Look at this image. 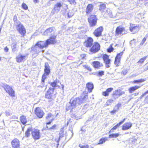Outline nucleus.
<instances>
[{
    "instance_id": "nucleus-58",
    "label": "nucleus",
    "mask_w": 148,
    "mask_h": 148,
    "mask_svg": "<svg viewBox=\"0 0 148 148\" xmlns=\"http://www.w3.org/2000/svg\"><path fill=\"white\" fill-rule=\"evenodd\" d=\"M146 94V93H145V92H144L143 94L142 95L140 96V98H142L143 97H144Z\"/></svg>"
},
{
    "instance_id": "nucleus-27",
    "label": "nucleus",
    "mask_w": 148,
    "mask_h": 148,
    "mask_svg": "<svg viewBox=\"0 0 148 148\" xmlns=\"http://www.w3.org/2000/svg\"><path fill=\"white\" fill-rule=\"evenodd\" d=\"M94 87V86L92 83L90 82L87 83L86 84V88L87 89L88 91L89 92H92Z\"/></svg>"
},
{
    "instance_id": "nucleus-4",
    "label": "nucleus",
    "mask_w": 148,
    "mask_h": 148,
    "mask_svg": "<svg viewBox=\"0 0 148 148\" xmlns=\"http://www.w3.org/2000/svg\"><path fill=\"white\" fill-rule=\"evenodd\" d=\"M100 45L98 42H95L89 48V51L91 54L95 53L100 49Z\"/></svg>"
},
{
    "instance_id": "nucleus-13",
    "label": "nucleus",
    "mask_w": 148,
    "mask_h": 148,
    "mask_svg": "<svg viewBox=\"0 0 148 148\" xmlns=\"http://www.w3.org/2000/svg\"><path fill=\"white\" fill-rule=\"evenodd\" d=\"M123 53V52H121L117 53L116 56L114 63L116 66H118L120 65L121 58Z\"/></svg>"
},
{
    "instance_id": "nucleus-60",
    "label": "nucleus",
    "mask_w": 148,
    "mask_h": 148,
    "mask_svg": "<svg viewBox=\"0 0 148 148\" xmlns=\"http://www.w3.org/2000/svg\"><path fill=\"white\" fill-rule=\"evenodd\" d=\"M121 103H118L116 105V106L118 107V108H119V107L121 106Z\"/></svg>"
},
{
    "instance_id": "nucleus-36",
    "label": "nucleus",
    "mask_w": 148,
    "mask_h": 148,
    "mask_svg": "<svg viewBox=\"0 0 148 148\" xmlns=\"http://www.w3.org/2000/svg\"><path fill=\"white\" fill-rule=\"evenodd\" d=\"M145 81V79H141L138 80H134L133 81V82H132V83L133 84H138L144 82Z\"/></svg>"
},
{
    "instance_id": "nucleus-1",
    "label": "nucleus",
    "mask_w": 148,
    "mask_h": 148,
    "mask_svg": "<svg viewBox=\"0 0 148 148\" xmlns=\"http://www.w3.org/2000/svg\"><path fill=\"white\" fill-rule=\"evenodd\" d=\"M88 92L86 91H83L80 97H77L74 99L71 103V106L73 108L77 105H79L86 102L88 99Z\"/></svg>"
},
{
    "instance_id": "nucleus-17",
    "label": "nucleus",
    "mask_w": 148,
    "mask_h": 148,
    "mask_svg": "<svg viewBox=\"0 0 148 148\" xmlns=\"http://www.w3.org/2000/svg\"><path fill=\"white\" fill-rule=\"evenodd\" d=\"M12 148H21L20 141L16 138H14L11 141Z\"/></svg>"
},
{
    "instance_id": "nucleus-35",
    "label": "nucleus",
    "mask_w": 148,
    "mask_h": 148,
    "mask_svg": "<svg viewBox=\"0 0 148 148\" xmlns=\"http://www.w3.org/2000/svg\"><path fill=\"white\" fill-rule=\"evenodd\" d=\"M113 44H111L109 47L106 49L107 51L109 53H111L114 50V49L113 47Z\"/></svg>"
},
{
    "instance_id": "nucleus-5",
    "label": "nucleus",
    "mask_w": 148,
    "mask_h": 148,
    "mask_svg": "<svg viewBox=\"0 0 148 148\" xmlns=\"http://www.w3.org/2000/svg\"><path fill=\"white\" fill-rule=\"evenodd\" d=\"M101 56L105 64V67L107 68L110 67L111 60L109 56L105 53L101 54Z\"/></svg>"
},
{
    "instance_id": "nucleus-56",
    "label": "nucleus",
    "mask_w": 148,
    "mask_h": 148,
    "mask_svg": "<svg viewBox=\"0 0 148 148\" xmlns=\"http://www.w3.org/2000/svg\"><path fill=\"white\" fill-rule=\"evenodd\" d=\"M72 122V121H71V120L70 119H69L67 122V123H66V125L68 126L69 124L70 123Z\"/></svg>"
},
{
    "instance_id": "nucleus-3",
    "label": "nucleus",
    "mask_w": 148,
    "mask_h": 148,
    "mask_svg": "<svg viewBox=\"0 0 148 148\" xmlns=\"http://www.w3.org/2000/svg\"><path fill=\"white\" fill-rule=\"evenodd\" d=\"M97 18L95 14L90 15L88 18V22L90 27H92L96 26L97 23Z\"/></svg>"
},
{
    "instance_id": "nucleus-21",
    "label": "nucleus",
    "mask_w": 148,
    "mask_h": 148,
    "mask_svg": "<svg viewBox=\"0 0 148 148\" xmlns=\"http://www.w3.org/2000/svg\"><path fill=\"white\" fill-rule=\"evenodd\" d=\"M44 72L43 74L46 76L49 75L50 73V67L48 62H45V64Z\"/></svg>"
},
{
    "instance_id": "nucleus-44",
    "label": "nucleus",
    "mask_w": 148,
    "mask_h": 148,
    "mask_svg": "<svg viewBox=\"0 0 148 148\" xmlns=\"http://www.w3.org/2000/svg\"><path fill=\"white\" fill-rule=\"evenodd\" d=\"M104 74V72L103 71H100L98 72L97 73V75L99 76H102Z\"/></svg>"
},
{
    "instance_id": "nucleus-33",
    "label": "nucleus",
    "mask_w": 148,
    "mask_h": 148,
    "mask_svg": "<svg viewBox=\"0 0 148 148\" xmlns=\"http://www.w3.org/2000/svg\"><path fill=\"white\" fill-rule=\"evenodd\" d=\"M32 127L28 128L25 132V136L26 137H29L30 135V132H32Z\"/></svg>"
},
{
    "instance_id": "nucleus-50",
    "label": "nucleus",
    "mask_w": 148,
    "mask_h": 148,
    "mask_svg": "<svg viewBox=\"0 0 148 148\" xmlns=\"http://www.w3.org/2000/svg\"><path fill=\"white\" fill-rule=\"evenodd\" d=\"M71 4H76V2L75 0H67Z\"/></svg>"
},
{
    "instance_id": "nucleus-19",
    "label": "nucleus",
    "mask_w": 148,
    "mask_h": 148,
    "mask_svg": "<svg viewBox=\"0 0 148 148\" xmlns=\"http://www.w3.org/2000/svg\"><path fill=\"white\" fill-rule=\"evenodd\" d=\"M54 115L51 113L47 114L45 117V119L47 121H49L46 123L47 125L50 124L54 120Z\"/></svg>"
},
{
    "instance_id": "nucleus-47",
    "label": "nucleus",
    "mask_w": 148,
    "mask_h": 148,
    "mask_svg": "<svg viewBox=\"0 0 148 148\" xmlns=\"http://www.w3.org/2000/svg\"><path fill=\"white\" fill-rule=\"evenodd\" d=\"M79 147L80 148H88L89 146L88 145H85L82 146H80V145H79Z\"/></svg>"
},
{
    "instance_id": "nucleus-10",
    "label": "nucleus",
    "mask_w": 148,
    "mask_h": 148,
    "mask_svg": "<svg viewBox=\"0 0 148 148\" xmlns=\"http://www.w3.org/2000/svg\"><path fill=\"white\" fill-rule=\"evenodd\" d=\"M32 136L35 140L40 139L41 136L40 130L37 128L33 129L32 132Z\"/></svg>"
},
{
    "instance_id": "nucleus-15",
    "label": "nucleus",
    "mask_w": 148,
    "mask_h": 148,
    "mask_svg": "<svg viewBox=\"0 0 148 148\" xmlns=\"http://www.w3.org/2000/svg\"><path fill=\"white\" fill-rule=\"evenodd\" d=\"M103 29V27L100 26L96 29L93 33V34L96 37H98L102 36V33Z\"/></svg>"
},
{
    "instance_id": "nucleus-25",
    "label": "nucleus",
    "mask_w": 148,
    "mask_h": 148,
    "mask_svg": "<svg viewBox=\"0 0 148 148\" xmlns=\"http://www.w3.org/2000/svg\"><path fill=\"white\" fill-rule=\"evenodd\" d=\"M132 125V124L130 122H126L122 126V130H126L130 129Z\"/></svg>"
},
{
    "instance_id": "nucleus-7",
    "label": "nucleus",
    "mask_w": 148,
    "mask_h": 148,
    "mask_svg": "<svg viewBox=\"0 0 148 148\" xmlns=\"http://www.w3.org/2000/svg\"><path fill=\"white\" fill-rule=\"evenodd\" d=\"M34 112L37 117L39 119L42 118L45 114L43 110L39 107L35 108L34 111Z\"/></svg>"
},
{
    "instance_id": "nucleus-54",
    "label": "nucleus",
    "mask_w": 148,
    "mask_h": 148,
    "mask_svg": "<svg viewBox=\"0 0 148 148\" xmlns=\"http://www.w3.org/2000/svg\"><path fill=\"white\" fill-rule=\"evenodd\" d=\"M86 68L89 71H92V69L89 66H87L86 67Z\"/></svg>"
},
{
    "instance_id": "nucleus-29",
    "label": "nucleus",
    "mask_w": 148,
    "mask_h": 148,
    "mask_svg": "<svg viewBox=\"0 0 148 148\" xmlns=\"http://www.w3.org/2000/svg\"><path fill=\"white\" fill-rule=\"evenodd\" d=\"M140 87V86L137 85H135L134 86H132L129 88L128 89V91L129 93H132L134 91H135Z\"/></svg>"
},
{
    "instance_id": "nucleus-41",
    "label": "nucleus",
    "mask_w": 148,
    "mask_h": 148,
    "mask_svg": "<svg viewBox=\"0 0 148 148\" xmlns=\"http://www.w3.org/2000/svg\"><path fill=\"white\" fill-rule=\"evenodd\" d=\"M80 57L82 60H86L87 59V56L86 54L83 53L80 55Z\"/></svg>"
},
{
    "instance_id": "nucleus-31",
    "label": "nucleus",
    "mask_w": 148,
    "mask_h": 148,
    "mask_svg": "<svg viewBox=\"0 0 148 148\" xmlns=\"http://www.w3.org/2000/svg\"><path fill=\"white\" fill-rule=\"evenodd\" d=\"M53 31V27H50L47 29L44 32V35H47L48 34L51 33Z\"/></svg>"
},
{
    "instance_id": "nucleus-12",
    "label": "nucleus",
    "mask_w": 148,
    "mask_h": 148,
    "mask_svg": "<svg viewBox=\"0 0 148 148\" xmlns=\"http://www.w3.org/2000/svg\"><path fill=\"white\" fill-rule=\"evenodd\" d=\"M93 39L91 37H88L83 42V45L87 48H90L94 43Z\"/></svg>"
},
{
    "instance_id": "nucleus-57",
    "label": "nucleus",
    "mask_w": 148,
    "mask_h": 148,
    "mask_svg": "<svg viewBox=\"0 0 148 148\" xmlns=\"http://www.w3.org/2000/svg\"><path fill=\"white\" fill-rule=\"evenodd\" d=\"M60 133H64V128H62L60 129Z\"/></svg>"
},
{
    "instance_id": "nucleus-30",
    "label": "nucleus",
    "mask_w": 148,
    "mask_h": 148,
    "mask_svg": "<svg viewBox=\"0 0 148 148\" xmlns=\"http://www.w3.org/2000/svg\"><path fill=\"white\" fill-rule=\"evenodd\" d=\"M108 138L106 137H103L100 138L98 143L97 145H101L104 143L106 141H108Z\"/></svg>"
},
{
    "instance_id": "nucleus-42",
    "label": "nucleus",
    "mask_w": 148,
    "mask_h": 148,
    "mask_svg": "<svg viewBox=\"0 0 148 148\" xmlns=\"http://www.w3.org/2000/svg\"><path fill=\"white\" fill-rule=\"evenodd\" d=\"M145 36L146 37H145L143 39L140 44V45H143V44L146 41V40L147 39V38L148 36L146 35Z\"/></svg>"
},
{
    "instance_id": "nucleus-51",
    "label": "nucleus",
    "mask_w": 148,
    "mask_h": 148,
    "mask_svg": "<svg viewBox=\"0 0 148 148\" xmlns=\"http://www.w3.org/2000/svg\"><path fill=\"white\" fill-rule=\"evenodd\" d=\"M144 101L146 103H148V95L145 98Z\"/></svg>"
},
{
    "instance_id": "nucleus-46",
    "label": "nucleus",
    "mask_w": 148,
    "mask_h": 148,
    "mask_svg": "<svg viewBox=\"0 0 148 148\" xmlns=\"http://www.w3.org/2000/svg\"><path fill=\"white\" fill-rule=\"evenodd\" d=\"M127 72L128 71L127 69H124L122 71L121 73L122 74L125 75L127 73Z\"/></svg>"
},
{
    "instance_id": "nucleus-6",
    "label": "nucleus",
    "mask_w": 148,
    "mask_h": 148,
    "mask_svg": "<svg viewBox=\"0 0 148 148\" xmlns=\"http://www.w3.org/2000/svg\"><path fill=\"white\" fill-rule=\"evenodd\" d=\"M3 87L6 92L10 96L12 97H14L15 96V92L11 86L8 85L6 84L4 85L3 86Z\"/></svg>"
},
{
    "instance_id": "nucleus-18",
    "label": "nucleus",
    "mask_w": 148,
    "mask_h": 148,
    "mask_svg": "<svg viewBox=\"0 0 148 148\" xmlns=\"http://www.w3.org/2000/svg\"><path fill=\"white\" fill-rule=\"evenodd\" d=\"M35 46H37L40 49H42V51H43L44 50L43 49L44 48H47L48 47L47 45L45 42L44 43V42L43 41H40L38 42L35 45Z\"/></svg>"
},
{
    "instance_id": "nucleus-26",
    "label": "nucleus",
    "mask_w": 148,
    "mask_h": 148,
    "mask_svg": "<svg viewBox=\"0 0 148 148\" xmlns=\"http://www.w3.org/2000/svg\"><path fill=\"white\" fill-rule=\"evenodd\" d=\"M25 56L20 53L16 57V61L18 63L21 62L25 59Z\"/></svg>"
},
{
    "instance_id": "nucleus-45",
    "label": "nucleus",
    "mask_w": 148,
    "mask_h": 148,
    "mask_svg": "<svg viewBox=\"0 0 148 148\" xmlns=\"http://www.w3.org/2000/svg\"><path fill=\"white\" fill-rule=\"evenodd\" d=\"M17 47V46L16 43H15L14 44L12 48V50L14 51H15Z\"/></svg>"
},
{
    "instance_id": "nucleus-8",
    "label": "nucleus",
    "mask_w": 148,
    "mask_h": 148,
    "mask_svg": "<svg viewBox=\"0 0 148 148\" xmlns=\"http://www.w3.org/2000/svg\"><path fill=\"white\" fill-rule=\"evenodd\" d=\"M17 30L22 37H24L25 35L26 30L23 25L20 22L16 26Z\"/></svg>"
},
{
    "instance_id": "nucleus-2",
    "label": "nucleus",
    "mask_w": 148,
    "mask_h": 148,
    "mask_svg": "<svg viewBox=\"0 0 148 148\" xmlns=\"http://www.w3.org/2000/svg\"><path fill=\"white\" fill-rule=\"evenodd\" d=\"M55 88L50 87L47 91L45 97L48 99L49 101L54 100V99L56 97V93H54Z\"/></svg>"
},
{
    "instance_id": "nucleus-24",
    "label": "nucleus",
    "mask_w": 148,
    "mask_h": 148,
    "mask_svg": "<svg viewBox=\"0 0 148 148\" xmlns=\"http://www.w3.org/2000/svg\"><path fill=\"white\" fill-rule=\"evenodd\" d=\"M113 88L110 87L107 88L106 90L102 92V95L104 97H108L110 93L113 90Z\"/></svg>"
},
{
    "instance_id": "nucleus-37",
    "label": "nucleus",
    "mask_w": 148,
    "mask_h": 148,
    "mask_svg": "<svg viewBox=\"0 0 148 148\" xmlns=\"http://www.w3.org/2000/svg\"><path fill=\"white\" fill-rule=\"evenodd\" d=\"M119 135V133L112 134L109 135V138H115L118 137Z\"/></svg>"
},
{
    "instance_id": "nucleus-22",
    "label": "nucleus",
    "mask_w": 148,
    "mask_h": 148,
    "mask_svg": "<svg viewBox=\"0 0 148 148\" xmlns=\"http://www.w3.org/2000/svg\"><path fill=\"white\" fill-rule=\"evenodd\" d=\"M92 64L93 67L95 68L99 69L103 66L102 63L98 61H94L92 62Z\"/></svg>"
},
{
    "instance_id": "nucleus-34",
    "label": "nucleus",
    "mask_w": 148,
    "mask_h": 148,
    "mask_svg": "<svg viewBox=\"0 0 148 148\" xmlns=\"http://www.w3.org/2000/svg\"><path fill=\"white\" fill-rule=\"evenodd\" d=\"M106 8V4L104 3H101L99 5V10L100 11H104Z\"/></svg>"
},
{
    "instance_id": "nucleus-28",
    "label": "nucleus",
    "mask_w": 148,
    "mask_h": 148,
    "mask_svg": "<svg viewBox=\"0 0 148 148\" xmlns=\"http://www.w3.org/2000/svg\"><path fill=\"white\" fill-rule=\"evenodd\" d=\"M62 6V4L61 3L58 2L55 5L53 8V10L54 11H59L60 10V9Z\"/></svg>"
},
{
    "instance_id": "nucleus-20",
    "label": "nucleus",
    "mask_w": 148,
    "mask_h": 148,
    "mask_svg": "<svg viewBox=\"0 0 148 148\" xmlns=\"http://www.w3.org/2000/svg\"><path fill=\"white\" fill-rule=\"evenodd\" d=\"M93 5L91 3L88 4L86 6L85 10L86 15H88L90 14L93 11Z\"/></svg>"
},
{
    "instance_id": "nucleus-39",
    "label": "nucleus",
    "mask_w": 148,
    "mask_h": 148,
    "mask_svg": "<svg viewBox=\"0 0 148 148\" xmlns=\"http://www.w3.org/2000/svg\"><path fill=\"white\" fill-rule=\"evenodd\" d=\"M56 125L54 124L50 127H49L48 126H47L46 127V128H47V129L48 130H54L55 129H56Z\"/></svg>"
},
{
    "instance_id": "nucleus-61",
    "label": "nucleus",
    "mask_w": 148,
    "mask_h": 148,
    "mask_svg": "<svg viewBox=\"0 0 148 148\" xmlns=\"http://www.w3.org/2000/svg\"><path fill=\"white\" fill-rule=\"evenodd\" d=\"M108 101L110 103H112L113 101V100L112 99H109L108 100Z\"/></svg>"
},
{
    "instance_id": "nucleus-55",
    "label": "nucleus",
    "mask_w": 148,
    "mask_h": 148,
    "mask_svg": "<svg viewBox=\"0 0 148 148\" xmlns=\"http://www.w3.org/2000/svg\"><path fill=\"white\" fill-rule=\"evenodd\" d=\"M4 50L6 52H8V51L9 49L7 47H5L4 49Z\"/></svg>"
},
{
    "instance_id": "nucleus-62",
    "label": "nucleus",
    "mask_w": 148,
    "mask_h": 148,
    "mask_svg": "<svg viewBox=\"0 0 148 148\" xmlns=\"http://www.w3.org/2000/svg\"><path fill=\"white\" fill-rule=\"evenodd\" d=\"M145 93H146V94H148V90H147L146 91H145Z\"/></svg>"
},
{
    "instance_id": "nucleus-43",
    "label": "nucleus",
    "mask_w": 148,
    "mask_h": 148,
    "mask_svg": "<svg viewBox=\"0 0 148 148\" xmlns=\"http://www.w3.org/2000/svg\"><path fill=\"white\" fill-rule=\"evenodd\" d=\"M22 7L25 10H27L28 8L27 5L25 3H23L22 4Z\"/></svg>"
},
{
    "instance_id": "nucleus-32",
    "label": "nucleus",
    "mask_w": 148,
    "mask_h": 148,
    "mask_svg": "<svg viewBox=\"0 0 148 148\" xmlns=\"http://www.w3.org/2000/svg\"><path fill=\"white\" fill-rule=\"evenodd\" d=\"M21 122L23 125L25 124L27 122V120L26 117L24 115L21 116L20 118Z\"/></svg>"
},
{
    "instance_id": "nucleus-49",
    "label": "nucleus",
    "mask_w": 148,
    "mask_h": 148,
    "mask_svg": "<svg viewBox=\"0 0 148 148\" xmlns=\"http://www.w3.org/2000/svg\"><path fill=\"white\" fill-rule=\"evenodd\" d=\"M73 15V13L71 12H69L67 14L69 18L71 17Z\"/></svg>"
},
{
    "instance_id": "nucleus-48",
    "label": "nucleus",
    "mask_w": 148,
    "mask_h": 148,
    "mask_svg": "<svg viewBox=\"0 0 148 148\" xmlns=\"http://www.w3.org/2000/svg\"><path fill=\"white\" fill-rule=\"evenodd\" d=\"M47 78V76L42 75V82H45V79Z\"/></svg>"
},
{
    "instance_id": "nucleus-63",
    "label": "nucleus",
    "mask_w": 148,
    "mask_h": 148,
    "mask_svg": "<svg viewBox=\"0 0 148 148\" xmlns=\"http://www.w3.org/2000/svg\"><path fill=\"white\" fill-rule=\"evenodd\" d=\"M66 8H67V6H68L67 5H66Z\"/></svg>"
},
{
    "instance_id": "nucleus-9",
    "label": "nucleus",
    "mask_w": 148,
    "mask_h": 148,
    "mask_svg": "<svg viewBox=\"0 0 148 148\" xmlns=\"http://www.w3.org/2000/svg\"><path fill=\"white\" fill-rule=\"evenodd\" d=\"M140 27L139 25L130 23L129 30L132 34H135L140 30Z\"/></svg>"
},
{
    "instance_id": "nucleus-40",
    "label": "nucleus",
    "mask_w": 148,
    "mask_h": 148,
    "mask_svg": "<svg viewBox=\"0 0 148 148\" xmlns=\"http://www.w3.org/2000/svg\"><path fill=\"white\" fill-rule=\"evenodd\" d=\"M57 82L56 81H54L50 83V85L53 88L58 87V88H60V86L57 85Z\"/></svg>"
},
{
    "instance_id": "nucleus-53",
    "label": "nucleus",
    "mask_w": 148,
    "mask_h": 148,
    "mask_svg": "<svg viewBox=\"0 0 148 148\" xmlns=\"http://www.w3.org/2000/svg\"><path fill=\"white\" fill-rule=\"evenodd\" d=\"M59 137L60 138H62V137H63L64 135V133H59Z\"/></svg>"
},
{
    "instance_id": "nucleus-59",
    "label": "nucleus",
    "mask_w": 148,
    "mask_h": 148,
    "mask_svg": "<svg viewBox=\"0 0 148 148\" xmlns=\"http://www.w3.org/2000/svg\"><path fill=\"white\" fill-rule=\"evenodd\" d=\"M39 0H33V1L35 3H36L39 2Z\"/></svg>"
},
{
    "instance_id": "nucleus-64",
    "label": "nucleus",
    "mask_w": 148,
    "mask_h": 148,
    "mask_svg": "<svg viewBox=\"0 0 148 148\" xmlns=\"http://www.w3.org/2000/svg\"><path fill=\"white\" fill-rule=\"evenodd\" d=\"M100 58V57H99V56H98V57H97V58Z\"/></svg>"
},
{
    "instance_id": "nucleus-23",
    "label": "nucleus",
    "mask_w": 148,
    "mask_h": 148,
    "mask_svg": "<svg viewBox=\"0 0 148 148\" xmlns=\"http://www.w3.org/2000/svg\"><path fill=\"white\" fill-rule=\"evenodd\" d=\"M126 118H124L123 120L119 122V123L117 124L116 125L114 126L111 130H110L109 132L112 133L114 132V131L118 128H119L120 125H121L125 120Z\"/></svg>"
},
{
    "instance_id": "nucleus-14",
    "label": "nucleus",
    "mask_w": 148,
    "mask_h": 148,
    "mask_svg": "<svg viewBox=\"0 0 148 148\" xmlns=\"http://www.w3.org/2000/svg\"><path fill=\"white\" fill-rule=\"evenodd\" d=\"M125 94L124 92H122L120 90H116L113 92L111 95L112 98L114 100L118 98L120 96Z\"/></svg>"
},
{
    "instance_id": "nucleus-52",
    "label": "nucleus",
    "mask_w": 148,
    "mask_h": 148,
    "mask_svg": "<svg viewBox=\"0 0 148 148\" xmlns=\"http://www.w3.org/2000/svg\"><path fill=\"white\" fill-rule=\"evenodd\" d=\"M117 110L116 109H114L110 112V113L112 114H114L117 112Z\"/></svg>"
},
{
    "instance_id": "nucleus-16",
    "label": "nucleus",
    "mask_w": 148,
    "mask_h": 148,
    "mask_svg": "<svg viewBox=\"0 0 148 148\" xmlns=\"http://www.w3.org/2000/svg\"><path fill=\"white\" fill-rule=\"evenodd\" d=\"M125 32V28L124 27L121 26H119L116 27L115 29V35L118 36L119 35L125 34H126Z\"/></svg>"
},
{
    "instance_id": "nucleus-38",
    "label": "nucleus",
    "mask_w": 148,
    "mask_h": 148,
    "mask_svg": "<svg viewBox=\"0 0 148 148\" xmlns=\"http://www.w3.org/2000/svg\"><path fill=\"white\" fill-rule=\"evenodd\" d=\"M147 57V56H144V57L140 59L137 62V63L139 64H142L144 62Z\"/></svg>"
},
{
    "instance_id": "nucleus-11",
    "label": "nucleus",
    "mask_w": 148,
    "mask_h": 148,
    "mask_svg": "<svg viewBox=\"0 0 148 148\" xmlns=\"http://www.w3.org/2000/svg\"><path fill=\"white\" fill-rule=\"evenodd\" d=\"M56 36L55 35H51L49 39H47L45 41V42L48 47L49 45H54L57 42L56 39Z\"/></svg>"
}]
</instances>
